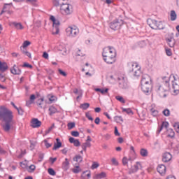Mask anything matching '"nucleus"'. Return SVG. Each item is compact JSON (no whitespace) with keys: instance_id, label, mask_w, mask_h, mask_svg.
<instances>
[{"instance_id":"1a4fd4ad","label":"nucleus","mask_w":179,"mask_h":179,"mask_svg":"<svg viewBox=\"0 0 179 179\" xmlns=\"http://www.w3.org/2000/svg\"><path fill=\"white\" fill-rule=\"evenodd\" d=\"M166 41L168 43L169 47L173 48L176 45V39H174V34L171 33L168 35V37L166 38Z\"/></svg>"},{"instance_id":"5701e85b","label":"nucleus","mask_w":179,"mask_h":179,"mask_svg":"<svg viewBox=\"0 0 179 179\" xmlns=\"http://www.w3.org/2000/svg\"><path fill=\"white\" fill-rule=\"evenodd\" d=\"M10 26H13L17 30H23V25L21 23H12L10 24Z\"/></svg>"},{"instance_id":"3c124183","label":"nucleus","mask_w":179,"mask_h":179,"mask_svg":"<svg viewBox=\"0 0 179 179\" xmlns=\"http://www.w3.org/2000/svg\"><path fill=\"white\" fill-rule=\"evenodd\" d=\"M162 113H163L164 115H165V117L170 116V110H169V109L164 110Z\"/></svg>"},{"instance_id":"9d476101","label":"nucleus","mask_w":179,"mask_h":179,"mask_svg":"<svg viewBox=\"0 0 179 179\" xmlns=\"http://www.w3.org/2000/svg\"><path fill=\"white\" fill-rule=\"evenodd\" d=\"M141 169H142V164H141V162H137L136 164L129 169V174H134Z\"/></svg>"},{"instance_id":"58836bf2","label":"nucleus","mask_w":179,"mask_h":179,"mask_svg":"<svg viewBox=\"0 0 179 179\" xmlns=\"http://www.w3.org/2000/svg\"><path fill=\"white\" fill-rule=\"evenodd\" d=\"M49 19L52 23H60V21L57 20L54 15H50Z\"/></svg>"},{"instance_id":"7ed1b4c3","label":"nucleus","mask_w":179,"mask_h":179,"mask_svg":"<svg viewBox=\"0 0 179 179\" xmlns=\"http://www.w3.org/2000/svg\"><path fill=\"white\" fill-rule=\"evenodd\" d=\"M162 85L159 86L157 93L159 94L160 97H166L167 94H166V92L169 90V87L170 86V84L169 83V78L166 76L162 77Z\"/></svg>"},{"instance_id":"680f3d73","label":"nucleus","mask_w":179,"mask_h":179,"mask_svg":"<svg viewBox=\"0 0 179 179\" xmlns=\"http://www.w3.org/2000/svg\"><path fill=\"white\" fill-rule=\"evenodd\" d=\"M113 164H114V166H118V161H117V159H115V158H113L111 160Z\"/></svg>"},{"instance_id":"0eeeda50","label":"nucleus","mask_w":179,"mask_h":179,"mask_svg":"<svg viewBox=\"0 0 179 179\" xmlns=\"http://www.w3.org/2000/svg\"><path fill=\"white\" fill-rule=\"evenodd\" d=\"M132 68H135V69H132V70L131 71V75H133L134 76V78H138L139 76H141V67H139V66H138L137 63H134L133 64H131Z\"/></svg>"},{"instance_id":"f257e3e1","label":"nucleus","mask_w":179,"mask_h":179,"mask_svg":"<svg viewBox=\"0 0 179 179\" xmlns=\"http://www.w3.org/2000/svg\"><path fill=\"white\" fill-rule=\"evenodd\" d=\"M0 120L4 121L5 123L1 124L4 132H9L10 131V123L13 120V113L8 108L2 106H0Z\"/></svg>"},{"instance_id":"603ef678","label":"nucleus","mask_w":179,"mask_h":179,"mask_svg":"<svg viewBox=\"0 0 179 179\" xmlns=\"http://www.w3.org/2000/svg\"><path fill=\"white\" fill-rule=\"evenodd\" d=\"M43 142H44L45 146V148H46L47 149H48V148H51V146H52V144L49 143H48V141H47V140H44Z\"/></svg>"},{"instance_id":"473e14b6","label":"nucleus","mask_w":179,"mask_h":179,"mask_svg":"<svg viewBox=\"0 0 179 179\" xmlns=\"http://www.w3.org/2000/svg\"><path fill=\"white\" fill-rule=\"evenodd\" d=\"M95 92H99L100 93H101V94H106V93L108 92V89H101V88H96L95 89Z\"/></svg>"},{"instance_id":"79ce46f5","label":"nucleus","mask_w":179,"mask_h":179,"mask_svg":"<svg viewBox=\"0 0 179 179\" xmlns=\"http://www.w3.org/2000/svg\"><path fill=\"white\" fill-rule=\"evenodd\" d=\"M54 128H55V124L53 123L51 127H49L48 129L45 131V135H48V134H50V132H51Z\"/></svg>"},{"instance_id":"39448f33","label":"nucleus","mask_w":179,"mask_h":179,"mask_svg":"<svg viewBox=\"0 0 179 179\" xmlns=\"http://www.w3.org/2000/svg\"><path fill=\"white\" fill-rule=\"evenodd\" d=\"M60 10H62L63 12H64V13H66V15H71V13H72V12H73V10L72 9V5H71L69 3H62L60 6Z\"/></svg>"},{"instance_id":"49530a36","label":"nucleus","mask_w":179,"mask_h":179,"mask_svg":"<svg viewBox=\"0 0 179 179\" xmlns=\"http://www.w3.org/2000/svg\"><path fill=\"white\" fill-rule=\"evenodd\" d=\"M116 100H118V101H120V103H125V100L124 98L121 96H115Z\"/></svg>"},{"instance_id":"4d7b16f0","label":"nucleus","mask_w":179,"mask_h":179,"mask_svg":"<svg viewBox=\"0 0 179 179\" xmlns=\"http://www.w3.org/2000/svg\"><path fill=\"white\" fill-rule=\"evenodd\" d=\"M99 163L94 162L91 166L92 170H94V169H97L99 167Z\"/></svg>"},{"instance_id":"a878e982","label":"nucleus","mask_w":179,"mask_h":179,"mask_svg":"<svg viewBox=\"0 0 179 179\" xmlns=\"http://www.w3.org/2000/svg\"><path fill=\"white\" fill-rule=\"evenodd\" d=\"M62 167L64 170H68L69 169V161H68V158L65 159V162L62 164Z\"/></svg>"},{"instance_id":"4c0bfd02","label":"nucleus","mask_w":179,"mask_h":179,"mask_svg":"<svg viewBox=\"0 0 179 179\" xmlns=\"http://www.w3.org/2000/svg\"><path fill=\"white\" fill-rule=\"evenodd\" d=\"M122 110L123 113H127V114H132L134 115V112L131 108H122Z\"/></svg>"},{"instance_id":"6ab92c4d","label":"nucleus","mask_w":179,"mask_h":179,"mask_svg":"<svg viewBox=\"0 0 179 179\" xmlns=\"http://www.w3.org/2000/svg\"><path fill=\"white\" fill-rule=\"evenodd\" d=\"M70 143H73L76 148H79L80 146V141L78 139H75L73 137H70L69 139Z\"/></svg>"},{"instance_id":"6e6552de","label":"nucleus","mask_w":179,"mask_h":179,"mask_svg":"<svg viewBox=\"0 0 179 179\" xmlns=\"http://www.w3.org/2000/svg\"><path fill=\"white\" fill-rule=\"evenodd\" d=\"M173 80L172 81V87L173 89V93L175 94H178L179 93V79L176 78V76H173Z\"/></svg>"},{"instance_id":"774afa93","label":"nucleus","mask_w":179,"mask_h":179,"mask_svg":"<svg viewBox=\"0 0 179 179\" xmlns=\"http://www.w3.org/2000/svg\"><path fill=\"white\" fill-rule=\"evenodd\" d=\"M43 159H44V155L43 153H40L38 162H43Z\"/></svg>"},{"instance_id":"13d9d810","label":"nucleus","mask_w":179,"mask_h":179,"mask_svg":"<svg viewBox=\"0 0 179 179\" xmlns=\"http://www.w3.org/2000/svg\"><path fill=\"white\" fill-rule=\"evenodd\" d=\"M85 117L90 120V121H93V117H91L90 113L89 112L85 113Z\"/></svg>"},{"instance_id":"69168bd1","label":"nucleus","mask_w":179,"mask_h":179,"mask_svg":"<svg viewBox=\"0 0 179 179\" xmlns=\"http://www.w3.org/2000/svg\"><path fill=\"white\" fill-rule=\"evenodd\" d=\"M0 80L1 82H6V78H5V76L2 73H0Z\"/></svg>"},{"instance_id":"052dcab7","label":"nucleus","mask_w":179,"mask_h":179,"mask_svg":"<svg viewBox=\"0 0 179 179\" xmlns=\"http://www.w3.org/2000/svg\"><path fill=\"white\" fill-rule=\"evenodd\" d=\"M173 127L175 128L176 132L179 133V123H175L173 124Z\"/></svg>"},{"instance_id":"c85d7f7f","label":"nucleus","mask_w":179,"mask_h":179,"mask_svg":"<svg viewBox=\"0 0 179 179\" xmlns=\"http://www.w3.org/2000/svg\"><path fill=\"white\" fill-rule=\"evenodd\" d=\"M73 162H77V163H82L83 161V157H82L80 155H76L73 157Z\"/></svg>"},{"instance_id":"8fccbe9b","label":"nucleus","mask_w":179,"mask_h":179,"mask_svg":"<svg viewBox=\"0 0 179 179\" xmlns=\"http://www.w3.org/2000/svg\"><path fill=\"white\" fill-rule=\"evenodd\" d=\"M162 129L163 128H166V129H168L169 128V123L168 122H163L162 123V125L160 127Z\"/></svg>"},{"instance_id":"de8ad7c7","label":"nucleus","mask_w":179,"mask_h":179,"mask_svg":"<svg viewBox=\"0 0 179 179\" xmlns=\"http://www.w3.org/2000/svg\"><path fill=\"white\" fill-rule=\"evenodd\" d=\"M114 120L115 122H117V123L120 122V121H122V122L124 121L122 120V117L121 116H115Z\"/></svg>"},{"instance_id":"393cba45","label":"nucleus","mask_w":179,"mask_h":179,"mask_svg":"<svg viewBox=\"0 0 179 179\" xmlns=\"http://www.w3.org/2000/svg\"><path fill=\"white\" fill-rule=\"evenodd\" d=\"M107 177V174L105 172H101V173H98L95 175L94 177V179H98V178H106Z\"/></svg>"},{"instance_id":"b1692460","label":"nucleus","mask_w":179,"mask_h":179,"mask_svg":"<svg viewBox=\"0 0 179 179\" xmlns=\"http://www.w3.org/2000/svg\"><path fill=\"white\" fill-rule=\"evenodd\" d=\"M109 27L112 29V30H118V29H120V25L117 23H110L109 24Z\"/></svg>"},{"instance_id":"e2e57ef3","label":"nucleus","mask_w":179,"mask_h":179,"mask_svg":"<svg viewBox=\"0 0 179 179\" xmlns=\"http://www.w3.org/2000/svg\"><path fill=\"white\" fill-rule=\"evenodd\" d=\"M59 73L62 76H66V73L62 71V69H59Z\"/></svg>"},{"instance_id":"f03ea898","label":"nucleus","mask_w":179,"mask_h":179,"mask_svg":"<svg viewBox=\"0 0 179 179\" xmlns=\"http://www.w3.org/2000/svg\"><path fill=\"white\" fill-rule=\"evenodd\" d=\"M102 56L106 64H114L115 62V57H117V52L114 48L108 46L103 48Z\"/></svg>"},{"instance_id":"412c9836","label":"nucleus","mask_w":179,"mask_h":179,"mask_svg":"<svg viewBox=\"0 0 179 179\" xmlns=\"http://www.w3.org/2000/svg\"><path fill=\"white\" fill-rule=\"evenodd\" d=\"M8 69V64L6 62H0V71L5 72Z\"/></svg>"},{"instance_id":"20e7f679","label":"nucleus","mask_w":179,"mask_h":179,"mask_svg":"<svg viewBox=\"0 0 179 179\" xmlns=\"http://www.w3.org/2000/svg\"><path fill=\"white\" fill-rule=\"evenodd\" d=\"M68 37H76L79 34V29L77 26H70L66 29Z\"/></svg>"},{"instance_id":"c03bdc74","label":"nucleus","mask_w":179,"mask_h":179,"mask_svg":"<svg viewBox=\"0 0 179 179\" xmlns=\"http://www.w3.org/2000/svg\"><path fill=\"white\" fill-rule=\"evenodd\" d=\"M48 173L50 174V176H55V174H57V173L54 169H52V168H49L48 169Z\"/></svg>"},{"instance_id":"37998d69","label":"nucleus","mask_w":179,"mask_h":179,"mask_svg":"<svg viewBox=\"0 0 179 179\" xmlns=\"http://www.w3.org/2000/svg\"><path fill=\"white\" fill-rule=\"evenodd\" d=\"M75 122H69L67 124V127L68 129L71 130V129H73V128H75Z\"/></svg>"},{"instance_id":"72a5a7b5","label":"nucleus","mask_w":179,"mask_h":179,"mask_svg":"<svg viewBox=\"0 0 179 179\" xmlns=\"http://www.w3.org/2000/svg\"><path fill=\"white\" fill-rule=\"evenodd\" d=\"M90 107V103H84L80 105V108L82 110H86Z\"/></svg>"},{"instance_id":"f704fd0d","label":"nucleus","mask_w":179,"mask_h":179,"mask_svg":"<svg viewBox=\"0 0 179 179\" xmlns=\"http://www.w3.org/2000/svg\"><path fill=\"white\" fill-rule=\"evenodd\" d=\"M148 150L146 149H144V148H142L141 150H140V154L141 155V156L143 157H148Z\"/></svg>"},{"instance_id":"a19ab883","label":"nucleus","mask_w":179,"mask_h":179,"mask_svg":"<svg viewBox=\"0 0 179 179\" xmlns=\"http://www.w3.org/2000/svg\"><path fill=\"white\" fill-rule=\"evenodd\" d=\"M12 3H5L3 7V10H1L0 15H2L3 13V12H5V9H6V8H8V6H12Z\"/></svg>"},{"instance_id":"2eb2a0df","label":"nucleus","mask_w":179,"mask_h":179,"mask_svg":"<svg viewBox=\"0 0 179 179\" xmlns=\"http://www.w3.org/2000/svg\"><path fill=\"white\" fill-rule=\"evenodd\" d=\"M172 157H173L170 152H165L162 156V162H164V163H169V162L171 160Z\"/></svg>"},{"instance_id":"ddd939ff","label":"nucleus","mask_w":179,"mask_h":179,"mask_svg":"<svg viewBox=\"0 0 179 179\" xmlns=\"http://www.w3.org/2000/svg\"><path fill=\"white\" fill-rule=\"evenodd\" d=\"M31 127L32 128H40L41 127V121L37 118H33L31 121Z\"/></svg>"},{"instance_id":"c756f323","label":"nucleus","mask_w":179,"mask_h":179,"mask_svg":"<svg viewBox=\"0 0 179 179\" xmlns=\"http://www.w3.org/2000/svg\"><path fill=\"white\" fill-rule=\"evenodd\" d=\"M38 107L43 108V104H44V98H41L36 101Z\"/></svg>"},{"instance_id":"4be33fe9","label":"nucleus","mask_w":179,"mask_h":179,"mask_svg":"<svg viewBox=\"0 0 179 179\" xmlns=\"http://www.w3.org/2000/svg\"><path fill=\"white\" fill-rule=\"evenodd\" d=\"M91 146L92 143H90V142L89 141H85V143L81 145L82 149L83 150H84V152H86L87 148H90Z\"/></svg>"},{"instance_id":"09e8293b","label":"nucleus","mask_w":179,"mask_h":179,"mask_svg":"<svg viewBox=\"0 0 179 179\" xmlns=\"http://www.w3.org/2000/svg\"><path fill=\"white\" fill-rule=\"evenodd\" d=\"M122 164H123V166H127V167H128V158L127 157H123Z\"/></svg>"},{"instance_id":"dca6fc26","label":"nucleus","mask_w":179,"mask_h":179,"mask_svg":"<svg viewBox=\"0 0 179 179\" xmlns=\"http://www.w3.org/2000/svg\"><path fill=\"white\" fill-rule=\"evenodd\" d=\"M143 82L146 83H152V78L148 74H144L142 76L141 84H143Z\"/></svg>"},{"instance_id":"864d4df0","label":"nucleus","mask_w":179,"mask_h":179,"mask_svg":"<svg viewBox=\"0 0 179 179\" xmlns=\"http://www.w3.org/2000/svg\"><path fill=\"white\" fill-rule=\"evenodd\" d=\"M17 111L19 115H23V114L24 113V110H23V109L21 107L17 108Z\"/></svg>"},{"instance_id":"a18cd8bd","label":"nucleus","mask_w":179,"mask_h":179,"mask_svg":"<svg viewBox=\"0 0 179 179\" xmlns=\"http://www.w3.org/2000/svg\"><path fill=\"white\" fill-rule=\"evenodd\" d=\"M72 171L75 174H78V173H80V169H79V166H76V168L73 169Z\"/></svg>"},{"instance_id":"c9c22d12","label":"nucleus","mask_w":179,"mask_h":179,"mask_svg":"<svg viewBox=\"0 0 179 179\" xmlns=\"http://www.w3.org/2000/svg\"><path fill=\"white\" fill-rule=\"evenodd\" d=\"M176 19H177V14L176 13V11L171 10V20H172V22H174V20H176Z\"/></svg>"},{"instance_id":"7c9ffc66","label":"nucleus","mask_w":179,"mask_h":179,"mask_svg":"<svg viewBox=\"0 0 179 179\" xmlns=\"http://www.w3.org/2000/svg\"><path fill=\"white\" fill-rule=\"evenodd\" d=\"M49 111H50L49 113L50 115H52L55 114V113H57V110L55 107H54L53 106H51L49 108Z\"/></svg>"},{"instance_id":"f3484780","label":"nucleus","mask_w":179,"mask_h":179,"mask_svg":"<svg viewBox=\"0 0 179 179\" xmlns=\"http://www.w3.org/2000/svg\"><path fill=\"white\" fill-rule=\"evenodd\" d=\"M157 170L161 176H164V174H166V166L164 164H159L157 166Z\"/></svg>"},{"instance_id":"4468645a","label":"nucleus","mask_w":179,"mask_h":179,"mask_svg":"<svg viewBox=\"0 0 179 179\" xmlns=\"http://www.w3.org/2000/svg\"><path fill=\"white\" fill-rule=\"evenodd\" d=\"M10 73H13V75H21L22 70L16 66V64H14L13 68L10 69Z\"/></svg>"},{"instance_id":"6e6d98bb","label":"nucleus","mask_w":179,"mask_h":179,"mask_svg":"<svg viewBox=\"0 0 179 179\" xmlns=\"http://www.w3.org/2000/svg\"><path fill=\"white\" fill-rule=\"evenodd\" d=\"M72 136H75L76 138H78L79 136V131H71Z\"/></svg>"},{"instance_id":"9b49d317","label":"nucleus","mask_w":179,"mask_h":179,"mask_svg":"<svg viewBox=\"0 0 179 179\" xmlns=\"http://www.w3.org/2000/svg\"><path fill=\"white\" fill-rule=\"evenodd\" d=\"M148 25L152 30H163L164 29V25L162 23H150Z\"/></svg>"},{"instance_id":"f8f14e48","label":"nucleus","mask_w":179,"mask_h":179,"mask_svg":"<svg viewBox=\"0 0 179 179\" xmlns=\"http://www.w3.org/2000/svg\"><path fill=\"white\" fill-rule=\"evenodd\" d=\"M141 85V90L143 92V93H149V91L152 87V83L145 84V81H143V83Z\"/></svg>"},{"instance_id":"423d86ee","label":"nucleus","mask_w":179,"mask_h":179,"mask_svg":"<svg viewBox=\"0 0 179 179\" xmlns=\"http://www.w3.org/2000/svg\"><path fill=\"white\" fill-rule=\"evenodd\" d=\"M119 82V87L120 89H128V80L124 76L117 78Z\"/></svg>"},{"instance_id":"e433bc0d","label":"nucleus","mask_w":179,"mask_h":179,"mask_svg":"<svg viewBox=\"0 0 179 179\" xmlns=\"http://www.w3.org/2000/svg\"><path fill=\"white\" fill-rule=\"evenodd\" d=\"M73 92L74 94H78V96H79V94L80 96H83V91H82V90H78L77 88H75Z\"/></svg>"},{"instance_id":"bf43d9fd","label":"nucleus","mask_w":179,"mask_h":179,"mask_svg":"<svg viewBox=\"0 0 179 179\" xmlns=\"http://www.w3.org/2000/svg\"><path fill=\"white\" fill-rule=\"evenodd\" d=\"M166 55H168V57H171V55H173V53L171 52V49H166Z\"/></svg>"},{"instance_id":"0e129e2a","label":"nucleus","mask_w":179,"mask_h":179,"mask_svg":"<svg viewBox=\"0 0 179 179\" xmlns=\"http://www.w3.org/2000/svg\"><path fill=\"white\" fill-rule=\"evenodd\" d=\"M115 136H120V135H121L118 131V129L117 128V127H115Z\"/></svg>"},{"instance_id":"ea45409f","label":"nucleus","mask_w":179,"mask_h":179,"mask_svg":"<svg viewBox=\"0 0 179 179\" xmlns=\"http://www.w3.org/2000/svg\"><path fill=\"white\" fill-rule=\"evenodd\" d=\"M150 111L153 117H157V115H159V111L157 110H155V108H151Z\"/></svg>"},{"instance_id":"cd10ccee","label":"nucleus","mask_w":179,"mask_h":179,"mask_svg":"<svg viewBox=\"0 0 179 179\" xmlns=\"http://www.w3.org/2000/svg\"><path fill=\"white\" fill-rule=\"evenodd\" d=\"M30 44H31V43L29 41H24L22 45L20 47V50H26V48H27Z\"/></svg>"},{"instance_id":"2f4dec72","label":"nucleus","mask_w":179,"mask_h":179,"mask_svg":"<svg viewBox=\"0 0 179 179\" xmlns=\"http://www.w3.org/2000/svg\"><path fill=\"white\" fill-rule=\"evenodd\" d=\"M20 50L22 53L24 54V55H26L29 58H31V53L29 52V51H27V49H20Z\"/></svg>"},{"instance_id":"bb28decb","label":"nucleus","mask_w":179,"mask_h":179,"mask_svg":"<svg viewBox=\"0 0 179 179\" xmlns=\"http://www.w3.org/2000/svg\"><path fill=\"white\" fill-rule=\"evenodd\" d=\"M167 134L169 138H174L176 135V133L174 132V130H173V129H168Z\"/></svg>"},{"instance_id":"aec40b11","label":"nucleus","mask_w":179,"mask_h":179,"mask_svg":"<svg viewBox=\"0 0 179 179\" xmlns=\"http://www.w3.org/2000/svg\"><path fill=\"white\" fill-rule=\"evenodd\" d=\"M62 146V143H61V141L59 138H56V143L54 144V147L52 148V150H57V149H59Z\"/></svg>"},{"instance_id":"338daca9","label":"nucleus","mask_w":179,"mask_h":179,"mask_svg":"<svg viewBox=\"0 0 179 179\" xmlns=\"http://www.w3.org/2000/svg\"><path fill=\"white\" fill-rule=\"evenodd\" d=\"M53 4L55 6H59V0H54Z\"/></svg>"},{"instance_id":"a211bd4d","label":"nucleus","mask_w":179,"mask_h":179,"mask_svg":"<svg viewBox=\"0 0 179 179\" xmlns=\"http://www.w3.org/2000/svg\"><path fill=\"white\" fill-rule=\"evenodd\" d=\"M60 23L52 24V34H59Z\"/></svg>"},{"instance_id":"5fc2aeb1","label":"nucleus","mask_w":179,"mask_h":179,"mask_svg":"<svg viewBox=\"0 0 179 179\" xmlns=\"http://www.w3.org/2000/svg\"><path fill=\"white\" fill-rule=\"evenodd\" d=\"M22 68H29L30 69H31V68H33V66L31 64H29V63L25 62L22 65Z\"/></svg>"}]
</instances>
